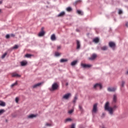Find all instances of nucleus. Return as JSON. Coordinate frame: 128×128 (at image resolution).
<instances>
[{
	"label": "nucleus",
	"mask_w": 128,
	"mask_h": 128,
	"mask_svg": "<svg viewBox=\"0 0 128 128\" xmlns=\"http://www.w3.org/2000/svg\"><path fill=\"white\" fill-rule=\"evenodd\" d=\"M104 110L108 112L112 116L114 114V112L116 110L118 106L116 105H114L113 107L110 106V102H107L104 105Z\"/></svg>",
	"instance_id": "f257e3e1"
},
{
	"label": "nucleus",
	"mask_w": 128,
	"mask_h": 128,
	"mask_svg": "<svg viewBox=\"0 0 128 128\" xmlns=\"http://www.w3.org/2000/svg\"><path fill=\"white\" fill-rule=\"evenodd\" d=\"M60 86H58V84L56 82H55L52 84V88H50V92H53L54 90H56L58 88V87Z\"/></svg>",
	"instance_id": "f03ea898"
},
{
	"label": "nucleus",
	"mask_w": 128,
	"mask_h": 128,
	"mask_svg": "<svg viewBox=\"0 0 128 128\" xmlns=\"http://www.w3.org/2000/svg\"><path fill=\"white\" fill-rule=\"evenodd\" d=\"M44 30V28L42 27L41 28V32H40L38 34V36H44V34H46V32Z\"/></svg>",
	"instance_id": "7ed1b4c3"
},
{
	"label": "nucleus",
	"mask_w": 128,
	"mask_h": 128,
	"mask_svg": "<svg viewBox=\"0 0 128 128\" xmlns=\"http://www.w3.org/2000/svg\"><path fill=\"white\" fill-rule=\"evenodd\" d=\"M92 112H94V114H96V112H98V104H94L93 109H92Z\"/></svg>",
	"instance_id": "20e7f679"
},
{
	"label": "nucleus",
	"mask_w": 128,
	"mask_h": 128,
	"mask_svg": "<svg viewBox=\"0 0 128 128\" xmlns=\"http://www.w3.org/2000/svg\"><path fill=\"white\" fill-rule=\"evenodd\" d=\"M43 84H44V82L38 83L36 84H34L33 86H32V88H38V86H40Z\"/></svg>",
	"instance_id": "39448f33"
},
{
	"label": "nucleus",
	"mask_w": 128,
	"mask_h": 128,
	"mask_svg": "<svg viewBox=\"0 0 128 128\" xmlns=\"http://www.w3.org/2000/svg\"><path fill=\"white\" fill-rule=\"evenodd\" d=\"M70 96V93H68L63 96L62 98H64V100H68V98Z\"/></svg>",
	"instance_id": "423d86ee"
},
{
	"label": "nucleus",
	"mask_w": 128,
	"mask_h": 128,
	"mask_svg": "<svg viewBox=\"0 0 128 128\" xmlns=\"http://www.w3.org/2000/svg\"><path fill=\"white\" fill-rule=\"evenodd\" d=\"M116 102H118V97L116 96V94H114L113 96L112 104H116Z\"/></svg>",
	"instance_id": "0eeeda50"
},
{
	"label": "nucleus",
	"mask_w": 128,
	"mask_h": 128,
	"mask_svg": "<svg viewBox=\"0 0 128 128\" xmlns=\"http://www.w3.org/2000/svg\"><path fill=\"white\" fill-rule=\"evenodd\" d=\"M116 88H114V87H112V88H108V89H107V90L108 92H116Z\"/></svg>",
	"instance_id": "6e6552de"
},
{
	"label": "nucleus",
	"mask_w": 128,
	"mask_h": 128,
	"mask_svg": "<svg viewBox=\"0 0 128 128\" xmlns=\"http://www.w3.org/2000/svg\"><path fill=\"white\" fill-rule=\"evenodd\" d=\"M100 88V90H102V84H96L95 85H94V88Z\"/></svg>",
	"instance_id": "1a4fd4ad"
},
{
	"label": "nucleus",
	"mask_w": 128,
	"mask_h": 128,
	"mask_svg": "<svg viewBox=\"0 0 128 128\" xmlns=\"http://www.w3.org/2000/svg\"><path fill=\"white\" fill-rule=\"evenodd\" d=\"M82 66V68H90L92 66V65H90V64H81Z\"/></svg>",
	"instance_id": "9d476101"
},
{
	"label": "nucleus",
	"mask_w": 128,
	"mask_h": 128,
	"mask_svg": "<svg viewBox=\"0 0 128 128\" xmlns=\"http://www.w3.org/2000/svg\"><path fill=\"white\" fill-rule=\"evenodd\" d=\"M96 58V54H92L90 58H89V60H94Z\"/></svg>",
	"instance_id": "9b49d317"
},
{
	"label": "nucleus",
	"mask_w": 128,
	"mask_h": 128,
	"mask_svg": "<svg viewBox=\"0 0 128 128\" xmlns=\"http://www.w3.org/2000/svg\"><path fill=\"white\" fill-rule=\"evenodd\" d=\"M12 76L13 78H20V75L16 74V73H12Z\"/></svg>",
	"instance_id": "f8f14e48"
},
{
	"label": "nucleus",
	"mask_w": 128,
	"mask_h": 128,
	"mask_svg": "<svg viewBox=\"0 0 128 128\" xmlns=\"http://www.w3.org/2000/svg\"><path fill=\"white\" fill-rule=\"evenodd\" d=\"M109 46H110V48H114V46H116V44L114 42H110Z\"/></svg>",
	"instance_id": "ddd939ff"
},
{
	"label": "nucleus",
	"mask_w": 128,
	"mask_h": 128,
	"mask_svg": "<svg viewBox=\"0 0 128 128\" xmlns=\"http://www.w3.org/2000/svg\"><path fill=\"white\" fill-rule=\"evenodd\" d=\"M93 42H95V44H98L100 39L98 38H96L93 40Z\"/></svg>",
	"instance_id": "4468645a"
},
{
	"label": "nucleus",
	"mask_w": 128,
	"mask_h": 128,
	"mask_svg": "<svg viewBox=\"0 0 128 128\" xmlns=\"http://www.w3.org/2000/svg\"><path fill=\"white\" fill-rule=\"evenodd\" d=\"M76 44H77V50H79V48H80V41L76 40Z\"/></svg>",
	"instance_id": "2eb2a0df"
},
{
	"label": "nucleus",
	"mask_w": 128,
	"mask_h": 128,
	"mask_svg": "<svg viewBox=\"0 0 128 128\" xmlns=\"http://www.w3.org/2000/svg\"><path fill=\"white\" fill-rule=\"evenodd\" d=\"M50 38L51 40H56V34H52Z\"/></svg>",
	"instance_id": "dca6fc26"
},
{
	"label": "nucleus",
	"mask_w": 128,
	"mask_h": 128,
	"mask_svg": "<svg viewBox=\"0 0 128 128\" xmlns=\"http://www.w3.org/2000/svg\"><path fill=\"white\" fill-rule=\"evenodd\" d=\"M64 14H66V12H62L59 14L58 15V17L64 16Z\"/></svg>",
	"instance_id": "f3484780"
},
{
	"label": "nucleus",
	"mask_w": 128,
	"mask_h": 128,
	"mask_svg": "<svg viewBox=\"0 0 128 128\" xmlns=\"http://www.w3.org/2000/svg\"><path fill=\"white\" fill-rule=\"evenodd\" d=\"M26 58H32V56H34V55L32 54H27L25 55Z\"/></svg>",
	"instance_id": "a211bd4d"
},
{
	"label": "nucleus",
	"mask_w": 128,
	"mask_h": 128,
	"mask_svg": "<svg viewBox=\"0 0 128 128\" xmlns=\"http://www.w3.org/2000/svg\"><path fill=\"white\" fill-rule=\"evenodd\" d=\"M36 115L32 114L28 116V118H36Z\"/></svg>",
	"instance_id": "6ab92c4d"
},
{
	"label": "nucleus",
	"mask_w": 128,
	"mask_h": 128,
	"mask_svg": "<svg viewBox=\"0 0 128 128\" xmlns=\"http://www.w3.org/2000/svg\"><path fill=\"white\" fill-rule=\"evenodd\" d=\"M102 50H107L108 46H103L100 48Z\"/></svg>",
	"instance_id": "aec40b11"
},
{
	"label": "nucleus",
	"mask_w": 128,
	"mask_h": 128,
	"mask_svg": "<svg viewBox=\"0 0 128 128\" xmlns=\"http://www.w3.org/2000/svg\"><path fill=\"white\" fill-rule=\"evenodd\" d=\"M0 106H6V103L2 101H0Z\"/></svg>",
	"instance_id": "412c9836"
},
{
	"label": "nucleus",
	"mask_w": 128,
	"mask_h": 128,
	"mask_svg": "<svg viewBox=\"0 0 128 128\" xmlns=\"http://www.w3.org/2000/svg\"><path fill=\"white\" fill-rule=\"evenodd\" d=\"M76 64H78V60H74L71 63V66H76Z\"/></svg>",
	"instance_id": "4be33fe9"
},
{
	"label": "nucleus",
	"mask_w": 128,
	"mask_h": 128,
	"mask_svg": "<svg viewBox=\"0 0 128 128\" xmlns=\"http://www.w3.org/2000/svg\"><path fill=\"white\" fill-rule=\"evenodd\" d=\"M27 64H28V62H20V64H21L22 66H26Z\"/></svg>",
	"instance_id": "5701e85b"
},
{
	"label": "nucleus",
	"mask_w": 128,
	"mask_h": 128,
	"mask_svg": "<svg viewBox=\"0 0 128 128\" xmlns=\"http://www.w3.org/2000/svg\"><path fill=\"white\" fill-rule=\"evenodd\" d=\"M77 13L78 14H80V16H82V14H84V13H82V12L80 10H77Z\"/></svg>",
	"instance_id": "b1692460"
},
{
	"label": "nucleus",
	"mask_w": 128,
	"mask_h": 128,
	"mask_svg": "<svg viewBox=\"0 0 128 128\" xmlns=\"http://www.w3.org/2000/svg\"><path fill=\"white\" fill-rule=\"evenodd\" d=\"M68 62V60L67 59H61L60 60V62Z\"/></svg>",
	"instance_id": "393cba45"
},
{
	"label": "nucleus",
	"mask_w": 128,
	"mask_h": 128,
	"mask_svg": "<svg viewBox=\"0 0 128 128\" xmlns=\"http://www.w3.org/2000/svg\"><path fill=\"white\" fill-rule=\"evenodd\" d=\"M66 10H67V12H72V9L70 7H68L66 8Z\"/></svg>",
	"instance_id": "a878e982"
},
{
	"label": "nucleus",
	"mask_w": 128,
	"mask_h": 128,
	"mask_svg": "<svg viewBox=\"0 0 128 128\" xmlns=\"http://www.w3.org/2000/svg\"><path fill=\"white\" fill-rule=\"evenodd\" d=\"M79 110H80V112H84V108H82V106L80 105L78 106Z\"/></svg>",
	"instance_id": "bb28decb"
},
{
	"label": "nucleus",
	"mask_w": 128,
	"mask_h": 128,
	"mask_svg": "<svg viewBox=\"0 0 128 128\" xmlns=\"http://www.w3.org/2000/svg\"><path fill=\"white\" fill-rule=\"evenodd\" d=\"M18 86V82L16 81V82L11 85L12 88H14V86Z\"/></svg>",
	"instance_id": "cd10ccee"
},
{
	"label": "nucleus",
	"mask_w": 128,
	"mask_h": 128,
	"mask_svg": "<svg viewBox=\"0 0 128 128\" xmlns=\"http://www.w3.org/2000/svg\"><path fill=\"white\" fill-rule=\"evenodd\" d=\"M77 100H78V96H75L74 98V99L73 100V102H74V104H76Z\"/></svg>",
	"instance_id": "c85d7f7f"
},
{
	"label": "nucleus",
	"mask_w": 128,
	"mask_h": 128,
	"mask_svg": "<svg viewBox=\"0 0 128 128\" xmlns=\"http://www.w3.org/2000/svg\"><path fill=\"white\" fill-rule=\"evenodd\" d=\"M17 48H18V46L17 44L14 45V46L12 47L13 50H17Z\"/></svg>",
	"instance_id": "c756f323"
},
{
	"label": "nucleus",
	"mask_w": 128,
	"mask_h": 128,
	"mask_svg": "<svg viewBox=\"0 0 128 128\" xmlns=\"http://www.w3.org/2000/svg\"><path fill=\"white\" fill-rule=\"evenodd\" d=\"M72 118H66V120H65V122H72Z\"/></svg>",
	"instance_id": "7c9ffc66"
},
{
	"label": "nucleus",
	"mask_w": 128,
	"mask_h": 128,
	"mask_svg": "<svg viewBox=\"0 0 128 128\" xmlns=\"http://www.w3.org/2000/svg\"><path fill=\"white\" fill-rule=\"evenodd\" d=\"M6 54H8V52H5V53L2 56V58H6Z\"/></svg>",
	"instance_id": "2f4dec72"
},
{
	"label": "nucleus",
	"mask_w": 128,
	"mask_h": 128,
	"mask_svg": "<svg viewBox=\"0 0 128 128\" xmlns=\"http://www.w3.org/2000/svg\"><path fill=\"white\" fill-rule=\"evenodd\" d=\"M124 84H126V82H124V81L122 82V84H121L122 88H124Z\"/></svg>",
	"instance_id": "473e14b6"
},
{
	"label": "nucleus",
	"mask_w": 128,
	"mask_h": 128,
	"mask_svg": "<svg viewBox=\"0 0 128 128\" xmlns=\"http://www.w3.org/2000/svg\"><path fill=\"white\" fill-rule=\"evenodd\" d=\"M4 112L5 110L4 109L0 110V114H2Z\"/></svg>",
	"instance_id": "72a5a7b5"
},
{
	"label": "nucleus",
	"mask_w": 128,
	"mask_h": 128,
	"mask_svg": "<svg viewBox=\"0 0 128 128\" xmlns=\"http://www.w3.org/2000/svg\"><path fill=\"white\" fill-rule=\"evenodd\" d=\"M55 55H56V56H60V54L58 53V52H56L55 53Z\"/></svg>",
	"instance_id": "f704fd0d"
},
{
	"label": "nucleus",
	"mask_w": 128,
	"mask_h": 128,
	"mask_svg": "<svg viewBox=\"0 0 128 128\" xmlns=\"http://www.w3.org/2000/svg\"><path fill=\"white\" fill-rule=\"evenodd\" d=\"M74 109H72L71 110H70L69 111H68V114H72L73 112H74Z\"/></svg>",
	"instance_id": "c9c22d12"
},
{
	"label": "nucleus",
	"mask_w": 128,
	"mask_h": 128,
	"mask_svg": "<svg viewBox=\"0 0 128 128\" xmlns=\"http://www.w3.org/2000/svg\"><path fill=\"white\" fill-rule=\"evenodd\" d=\"M76 126V124H72L71 126V128H75Z\"/></svg>",
	"instance_id": "e433bc0d"
},
{
	"label": "nucleus",
	"mask_w": 128,
	"mask_h": 128,
	"mask_svg": "<svg viewBox=\"0 0 128 128\" xmlns=\"http://www.w3.org/2000/svg\"><path fill=\"white\" fill-rule=\"evenodd\" d=\"M122 14V10H119L118 14Z\"/></svg>",
	"instance_id": "4c0bfd02"
},
{
	"label": "nucleus",
	"mask_w": 128,
	"mask_h": 128,
	"mask_svg": "<svg viewBox=\"0 0 128 128\" xmlns=\"http://www.w3.org/2000/svg\"><path fill=\"white\" fill-rule=\"evenodd\" d=\"M16 102H18V98H16Z\"/></svg>",
	"instance_id": "58836bf2"
},
{
	"label": "nucleus",
	"mask_w": 128,
	"mask_h": 128,
	"mask_svg": "<svg viewBox=\"0 0 128 128\" xmlns=\"http://www.w3.org/2000/svg\"><path fill=\"white\" fill-rule=\"evenodd\" d=\"M46 126H50V124H48V123H46Z\"/></svg>",
	"instance_id": "ea45409f"
},
{
	"label": "nucleus",
	"mask_w": 128,
	"mask_h": 128,
	"mask_svg": "<svg viewBox=\"0 0 128 128\" xmlns=\"http://www.w3.org/2000/svg\"><path fill=\"white\" fill-rule=\"evenodd\" d=\"M6 38H10V34H6Z\"/></svg>",
	"instance_id": "a19ab883"
},
{
	"label": "nucleus",
	"mask_w": 128,
	"mask_h": 128,
	"mask_svg": "<svg viewBox=\"0 0 128 128\" xmlns=\"http://www.w3.org/2000/svg\"><path fill=\"white\" fill-rule=\"evenodd\" d=\"M60 48H61L60 46H57L58 50H60Z\"/></svg>",
	"instance_id": "79ce46f5"
},
{
	"label": "nucleus",
	"mask_w": 128,
	"mask_h": 128,
	"mask_svg": "<svg viewBox=\"0 0 128 128\" xmlns=\"http://www.w3.org/2000/svg\"><path fill=\"white\" fill-rule=\"evenodd\" d=\"M126 28H128V23H126Z\"/></svg>",
	"instance_id": "37998d69"
},
{
	"label": "nucleus",
	"mask_w": 128,
	"mask_h": 128,
	"mask_svg": "<svg viewBox=\"0 0 128 128\" xmlns=\"http://www.w3.org/2000/svg\"><path fill=\"white\" fill-rule=\"evenodd\" d=\"M76 32H80V30H78V29H76Z\"/></svg>",
	"instance_id": "c03bdc74"
},
{
	"label": "nucleus",
	"mask_w": 128,
	"mask_h": 128,
	"mask_svg": "<svg viewBox=\"0 0 128 128\" xmlns=\"http://www.w3.org/2000/svg\"><path fill=\"white\" fill-rule=\"evenodd\" d=\"M66 86H68V82H66Z\"/></svg>",
	"instance_id": "a18cd8bd"
},
{
	"label": "nucleus",
	"mask_w": 128,
	"mask_h": 128,
	"mask_svg": "<svg viewBox=\"0 0 128 128\" xmlns=\"http://www.w3.org/2000/svg\"><path fill=\"white\" fill-rule=\"evenodd\" d=\"M2 4V0L0 1V4Z\"/></svg>",
	"instance_id": "49530a36"
},
{
	"label": "nucleus",
	"mask_w": 128,
	"mask_h": 128,
	"mask_svg": "<svg viewBox=\"0 0 128 128\" xmlns=\"http://www.w3.org/2000/svg\"><path fill=\"white\" fill-rule=\"evenodd\" d=\"M11 36H14V34H11Z\"/></svg>",
	"instance_id": "de8ad7c7"
},
{
	"label": "nucleus",
	"mask_w": 128,
	"mask_h": 128,
	"mask_svg": "<svg viewBox=\"0 0 128 128\" xmlns=\"http://www.w3.org/2000/svg\"><path fill=\"white\" fill-rule=\"evenodd\" d=\"M126 74H128V70L127 71Z\"/></svg>",
	"instance_id": "09e8293b"
},
{
	"label": "nucleus",
	"mask_w": 128,
	"mask_h": 128,
	"mask_svg": "<svg viewBox=\"0 0 128 128\" xmlns=\"http://www.w3.org/2000/svg\"><path fill=\"white\" fill-rule=\"evenodd\" d=\"M1 10H0V12Z\"/></svg>",
	"instance_id": "8fccbe9b"
}]
</instances>
